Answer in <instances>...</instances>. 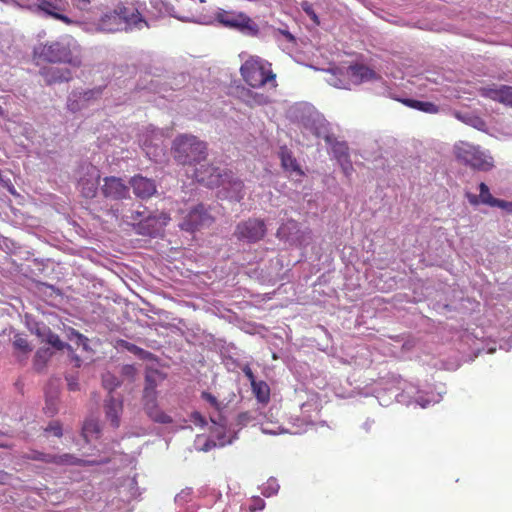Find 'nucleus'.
I'll use <instances>...</instances> for the list:
<instances>
[{
  "label": "nucleus",
  "instance_id": "obj_38",
  "mask_svg": "<svg viewBox=\"0 0 512 512\" xmlns=\"http://www.w3.org/2000/svg\"><path fill=\"white\" fill-rule=\"evenodd\" d=\"M265 507V502L260 497H255L252 500V504L249 506L250 512H256L262 510Z\"/></svg>",
  "mask_w": 512,
  "mask_h": 512
},
{
  "label": "nucleus",
  "instance_id": "obj_28",
  "mask_svg": "<svg viewBox=\"0 0 512 512\" xmlns=\"http://www.w3.org/2000/svg\"><path fill=\"white\" fill-rule=\"evenodd\" d=\"M293 230L298 231V222L290 219L279 227L277 230V236L281 239L288 240Z\"/></svg>",
  "mask_w": 512,
  "mask_h": 512
},
{
  "label": "nucleus",
  "instance_id": "obj_22",
  "mask_svg": "<svg viewBox=\"0 0 512 512\" xmlns=\"http://www.w3.org/2000/svg\"><path fill=\"white\" fill-rule=\"evenodd\" d=\"M100 433V426L97 420L87 419L85 420L82 427V437L86 442H90L91 439L97 438Z\"/></svg>",
  "mask_w": 512,
  "mask_h": 512
},
{
  "label": "nucleus",
  "instance_id": "obj_4",
  "mask_svg": "<svg viewBox=\"0 0 512 512\" xmlns=\"http://www.w3.org/2000/svg\"><path fill=\"white\" fill-rule=\"evenodd\" d=\"M172 152L178 163L190 165L206 158L207 146L193 135H180L173 142Z\"/></svg>",
  "mask_w": 512,
  "mask_h": 512
},
{
  "label": "nucleus",
  "instance_id": "obj_12",
  "mask_svg": "<svg viewBox=\"0 0 512 512\" xmlns=\"http://www.w3.org/2000/svg\"><path fill=\"white\" fill-rule=\"evenodd\" d=\"M212 222L213 218L207 213L205 207L199 204L186 215L180 227L182 230L192 232L210 226Z\"/></svg>",
  "mask_w": 512,
  "mask_h": 512
},
{
  "label": "nucleus",
  "instance_id": "obj_9",
  "mask_svg": "<svg viewBox=\"0 0 512 512\" xmlns=\"http://www.w3.org/2000/svg\"><path fill=\"white\" fill-rule=\"evenodd\" d=\"M197 182L210 187H220L225 185L226 178H228V171L221 170L212 165H200L195 169L194 173Z\"/></svg>",
  "mask_w": 512,
  "mask_h": 512
},
{
  "label": "nucleus",
  "instance_id": "obj_8",
  "mask_svg": "<svg viewBox=\"0 0 512 512\" xmlns=\"http://www.w3.org/2000/svg\"><path fill=\"white\" fill-rule=\"evenodd\" d=\"M266 234V225L263 220L250 218L240 222L235 229L234 235L239 240L255 243L263 239Z\"/></svg>",
  "mask_w": 512,
  "mask_h": 512
},
{
  "label": "nucleus",
  "instance_id": "obj_6",
  "mask_svg": "<svg viewBox=\"0 0 512 512\" xmlns=\"http://www.w3.org/2000/svg\"><path fill=\"white\" fill-rule=\"evenodd\" d=\"M215 19L224 27L238 30L250 37H257L260 32L258 24L244 12L219 9L215 13Z\"/></svg>",
  "mask_w": 512,
  "mask_h": 512
},
{
  "label": "nucleus",
  "instance_id": "obj_20",
  "mask_svg": "<svg viewBox=\"0 0 512 512\" xmlns=\"http://www.w3.org/2000/svg\"><path fill=\"white\" fill-rule=\"evenodd\" d=\"M227 191V196L236 201L243 199L244 183L233 177V173L228 171V178H226L225 185L223 186Z\"/></svg>",
  "mask_w": 512,
  "mask_h": 512
},
{
  "label": "nucleus",
  "instance_id": "obj_11",
  "mask_svg": "<svg viewBox=\"0 0 512 512\" xmlns=\"http://www.w3.org/2000/svg\"><path fill=\"white\" fill-rule=\"evenodd\" d=\"M81 171L83 176L78 181L81 193L86 198H93L99 185V170L94 165L87 164L81 167Z\"/></svg>",
  "mask_w": 512,
  "mask_h": 512
},
{
  "label": "nucleus",
  "instance_id": "obj_33",
  "mask_svg": "<svg viewBox=\"0 0 512 512\" xmlns=\"http://www.w3.org/2000/svg\"><path fill=\"white\" fill-rule=\"evenodd\" d=\"M279 490V484L275 478H269L262 487V494L266 497L275 495Z\"/></svg>",
  "mask_w": 512,
  "mask_h": 512
},
{
  "label": "nucleus",
  "instance_id": "obj_39",
  "mask_svg": "<svg viewBox=\"0 0 512 512\" xmlns=\"http://www.w3.org/2000/svg\"><path fill=\"white\" fill-rule=\"evenodd\" d=\"M494 207H499L509 213H512V202H508V201H505V200H501V199H497V201L495 202V206Z\"/></svg>",
  "mask_w": 512,
  "mask_h": 512
},
{
  "label": "nucleus",
  "instance_id": "obj_37",
  "mask_svg": "<svg viewBox=\"0 0 512 512\" xmlns=\"http://www.w3.org/2000/svg\"><path fill=\"white\" fill-rule=\"evenodd\" d=\"M45 431L53 433L56 437H61L63 435L62 425L58 421L51 422L45 428Z\"/></svg>",
  "mask_w": 512,
  "mask_h": 512
},
{
  "label": "nucleus",
  "instance_id": "obj_42",
  "mask_svg": "<svg viewBox=\"0 0 512 512\" xmlns=\"http://www.w3.org/2000/svg\"><path fill=\"white\" fill-rule=\"evenodd\" d=\"M344 171V173L348 176L350 175V173L352 172L353 170V167H352V163L351 161L349 160V158H347L346 161H338Z\"/></svg>",
  "mask_w": 512,
  "mask_h": 512
},
{
  "label": "nucleus",
  "instance_id": "obj_29",
  "mask_svg": "<svg viewBox=\"0 0 512 512\" xmlns=\"http://www.w3.org/2000/svg\"><path fill=\"white\" fill-rule=\"evenodd\" d=\"M348 146L344 142H335L332 145V152L337 161H346L349 158Z\"/></svg>",
  "mask_w": 512,
  "mask_h": 512
},
{
  "label": "nucleus",
  "instance_id": "obj_40",
  "mask_svg": "<svg viewBox=\"0 0 512 512\" xmlns=\"http://www.w3.org/2000/svg\"><path fill=\"white\" fill-rule=\"evenodd\" d=\"M201 396L204 400H206L212 406H214L216 408L219 406L217 398L214 395H212L211 393L204 391V392H202Z\"/></svg>",
  "mask_w": 512,
  "mask_h": 512
},
{
  "label": "nucleus",
  "instance_id": "obj_5",
  "mask_svg": "<svg viewBox=\"0 0 512 512\" xmlns=\"http://www.w3.org/2000/svg\"><path fill=\"white\" fill-rule=\"evenodd\" d=\"M458 162L479 171H488L493 167L492 157L487 156L479 146L466 141H458L453 147Z\"/></svg>",
  "mask_w": 512,
  "mask_h": 512
},
{
  "label": "nucleus",
  "instance_id": "obj_48",
  "mask_svg": "<svg viewBox=\"0 0 512 512\" xmlns=\"http://www.w3.org/2000/svg\"><path fill=\"white\" fill-rule=\"evenodd\" d=\"M68 388L71 391H76L79 389V384L76 381H69L68 382Z\"/></svg>",
  "mask_w": 512,
  "mask_h": 512
},
{
  "label": "nucleus",
  "instance_id": "obj_13",
  "mask_svg": "<svg viewBox=\"0 0 512 512\" xmlns=\"http://www.w3.org/2000/svg\"><path fill=\"white\" fill-rule=\"evenodd\" d=\"M103 181L101 191L104 197L113 200H121L129 195V188L121 178L110 176L105 177Z\"/></svg>",
  "mask_w": 512,
  "mask_h": 512
},
{
  "label": "nucleus",
  "instance_id": "obj_18",
  "mask_svg": "<svg viewBox=\"0 0 512 512\" xmlns=\"http://www.w3.org/2000/svg\"><path fill=\"white\" fill-rule=\"evenodd\" d=\"M348 74L352 81L356 84L375 80L378 78L376 72L363 64L351 65L348 68Z\"/></svg>",
  "mask_w": 512,
  "mask_h": 512
},
{
  "label": "nucleus",
  "instance_id": "obj_49",
  "mask_svg": "<svg viewBox=\"0 0 512 512\" xmlns=\"http://www.w3.org/2000/svg\"><path fill=\"white\" fill-rule=\"evenodd\" d=\"M467 198L469 200V202L473 205H476L478 204V198L476 195H473V194H467Z\"/></svg>",
  "mask_w": 512,
  "mask_h": 512
},
{
  "label": "nucleus",
  "instance_id": "obj_23",
  "mask_svg": "<svg viewBox=\"0 0 512 512\" xmlns=\"http://www.w3.org/2000/svg\"><path fill=\"white\" fill-rule=\"evenodd\" d=\"M251 387L253 394L259 402L267 403L270 400V388L265 381H256Z\"/></svg>",
  "mask_w": 512,
  "mask_h": 512
},
{
  "label": "nucleus",
  "instance_id": "obj_55",
  "mask_svg": "<svg viewBox=\"0 0 512 512\" xmlns=\"http://www.w3.org/2000/svg\"><path fill=\"white\" fill-rule=\"evenodd\" d=\"M8 241H9V239H8V238H4V239H3V243H4L5 245H7V242H8Z\"/></svg>",
  "mask_w": 512,
  "mask_h": 512
},
{
  "label": "nucleus",
  "instance_id": "obj_50",
  "mask_svg": "<svg viewBox=\"0 0 512 512\" xmlns=\"http://www.w3.org/2000/svg\"><path fill=\"white\" fill-rule=\"evenodd\" d=\"M216 446L215 442L213 441H208L205 443L204 447H203V450L204 451H208L211 447H214Z\"/></svg>",
  "mask_w": 512,
  "mask_h": 512
},
{
  "label": "nucleus",
  "instance_id": "obj_17",
  "mask_svg": "<svg viewBox=\"0 0 512 512\" xmlns=\"http://www.w3.org/2000/svg\"><path fill=\"white\" fill-rule=\"evenodd\" d=\"M61 9L50 0H37L34 11L42 12L47 16H50L56 20H59L65 24H71V19L60 13Z\"/></svg>",
  "mask_w": 512,
  "mask_h": 512
},
{
  "label": "nucleus",
  "instance_id": "obj_52",
  "mask_svg": "<svg viewBox=\"0 0 512 512\" xmlns=\"http://www.w3.org/2000/svg\"><path fill=\"white\" fill-rule=\"evenodd\" d=\"M46 413L49 414V415H53L56 411V409L54 407H51V406H47L46 408Z\"/></svg>",
  "mask_w": 512,
  "mask_h": 512
},
{
  "label": "nucleus",
  "instance_id": "obj_32",
  "mask_svg": "<svg viewBox=\"0 0 512 512\" xmlns=\"http://www.w3.org/2000/svg\"><path fill=\"white\" fill-rule=\"evenodd\" d=\"M13 346L15 349L25 354L32 351V347L28 342L27 338L23 337L21 334H16L14 336Z\"/></svg>",
  "mask_w": 512,
  "mask_h": 512
},
{
  "label": "nucleus",
  "instance_id": "obj_1",
  "mask_svg": "<svg viewBox=\"0 0 512 512\" xmlns=\"http://www.w3.org/2000/svg\"><path fill=\"white\" fill-rule=\"evenodd\" d=\"M86 25L87 31L106 34L127 33L149 27L140 11L133 4L123 1H117L112 7H103L100 17Z\"/></svg>",
  "mask_w": 512,
  "mask_h": 512
},
{
  "label": "nucleus",
  "instance_id": "obj_27",
  "mask_svg": "<svg viewBox=\"0 0 512 512\" xmlns=\"http://www.w3.org/2000/svg\"><path fill=\"white\" fill-rule=\"evenodd\" d=\"M246 95L249 97V99L246 100V103L250 107H253L256 105L261 106V105H266V104L270 103L269 97L262 93H257V92H253L251 90H246Z\"/></svg>",
  "mask_w": 512,
  "mask_h": 512
},
{
  "label": "nucleus",
  "instance_id": "obj_36",
  "mask_svg": "<svg viewBox=\"0 0 512 512\" xmlns=\"http://www.w3.org/2000/svg\"><path fill=\"white\" fill-rule=\"evenodd\" d=\"M301 8L302 10L306 13V15L312 20V22L315 24V25H319L320 24V20H319V17L318 15L316 14L314 8H313V5L308 2V1H303L301 3Z\"/></svg>",
  "mask_w": 512,
  "mask_h": 512
},
{
  "label": "nucleus",
  "instance_id": "obj_53",
  "mask_svg": "<svg viewBox=\"0 0 512 512\" xmlns=\"http://www.w3.org/2000/svg\"><path fill=\"white\" fill-rule=\"evenodd\" d=\"M124 370H125L127 373H129V372H131V371L133 370V367H132V366H126V367H124Z\"/></svg>",
  "mask_w": 512,
  "mask_h": 512
},
{
  "label": "nucleus",
  "instance_id": "obj_21",
  "mask_svg": "<svg viewBox=\"0 0 512 512\" xmlns=\"http://www.w3.org/2000/svg\"><path fill=\"white\" fill-rule=\"evenodd\" d=\"M402 103H404L406 106L417 109L419 111H423L430 114H435L439 111L438 106H436L432 102L428 101H419L414 99H403Z\"/></svg>",
  "mask_w": 512,
  "mask_h": 512
},
{
  "label": "nucleus",
  "instance_id": "obj_30",
  "mask_svg": "<svg viewBox=\"0 0 512 512\" xmlns=\"http://www.w3.org/2000/svg\"><path fill=\"white\" fill-rule=\"evenodd\" d=\"M479 191H480V194H479V198H480V201L483 203V204H486V205H489L491 207H494L495 206V202L497 201V198H494L490 191H489V188L488 186L481 182L479 184Z\"/></svg>",
  "mask_w": 512,
  "mask_h": 512
},
{
  "label": "nucleus",
  "instance_id": "obj_16",
  "mask_svg": "<svg viewBox=\"0 0 512 512\" xmlns=\"http://www.w3.org/2000/svg\"><path fill=\"white\" fill-rule=\"evenodd\" d=\"M482 96L512 106V86L501 85L494 88H483Z\"/></svg>",
  "mask_w": 512,
  "mask_h": 512
},
{
  "label": "nucleus",
  "instance_id": "obj_2",
  "mask_svg": "<svg viewBox=\"0 0 512 512\" xmlns=\"http://www.w3.org/2000/svg\"><path fill=\"white\" fill-rule=\"evenodd\" d=\"M33 58L38 62L65 63L73 67L82 64L80 47L71 37L38 43L33 48Z\"/></svg>",
  "mask_w": 512,
  "mask_h": 512
},
{
  "label": "nucleus",
  "instance_id": "obj_3",
  "mask_svg": "<svg viewBox=\"0 0 512 512\" xmlns=\"http://www.w3.org/2000/svg\"><path fill=\"white\" fill-rule=\"evenodd\" d=\"M243 81L251 88H262L269 85L277 87L276 74L268 61L258 56H250L240 67Z\"/></svg>",
  "mask_w": 512,
  "mask_h": 512
},
{
  "label": "nucleus",
  "instance_id": "obj_15",
  "mask_svg": "<svg viewBox=\"0 0 512 512\" xmlns=\"http://www.w3.org/2000/svg\"><path fill=\"white\" fill-rule=\"evenodd\" d=\"M128 218L134 222H137L141 228L150 226L154 227V223L159 220H163V223L165 224L170 219L164 213L159 214V216L147 214V208L142 205H140L137 209L132 210Z\"/></svg>",
  "mask_w": 512,
  "mask_h": 512
},
{
  "label": "nucleus",
  "instance_id": "obj_19",
  "mask_svg": "<svg viewBox=\"0 0 512 512\" xmlns=\"http://www.w3.org/2000/svg\"><path fill=\"white\" fill-rule=\"evenodd\" d=\"M104 407L106 418L114 428H118L120 425V417L123 412V401L110 396V398L106 400Z\"/></svg>",
  "mask_w": 512,
  "mask_h": 512
},
{
  "label": "nucleus",
  "instance_id": "obj_25",
  "mask_svg": "<svg viewBox=\"0 0 512 512\" xmlns=\"http://www.w3.org/2000/svg\"><path fill=\"white\" fill-rule=\"evenodd\" d=\"M44 340L57 350H63L65 348H71L70 345L61 341L60 337L47 328L42 334Z\"/></svg>",
  "mask_w": 512,
  "mask_h": 512
},
{
  "label": "nucleus",
  "instance_id": "obj_56",
  "mask_svg": "<svg viewBox=\"0 0 512 512\" xmlns=\"http://www.w3.org/2000/svg\"><path fill=\"white\" fill-rule=\"evenodd\" d=\"M8 446L0 443V448H7Z\"/></svg>",
  "mask_w": 512,
  "mask_h": 512
},
{
  "label": "nucleus",
  "instance_id": "obj_51",
  "mask_svg": "<svg viewBox=\"0 0 512 512\" xmlns=\"http://www.w3.org/2000/svg\"><path fill=\"white\" fill-rule=\"evenodd\" d=\"M68 107L72 111H76V110H78L80 108L77 104L74 103V101H71V100H69Z\"/></svg>",
  "mask_w": 512,
  "mask_h": 512
},
{
  "label": "nucleus",
  "instance_id": "obj_57",
  "mask_svg": "<svg viewBox=\"0 0 512 512\" xmlns=\"http://www.w3.org/2000/svg\"><path fill=\"white\" fill-rule=\"evenodd\" d=\"M53 405V402L47 401V406Z\"/></svg>",
  "mask_w": 512,
  "mask_h": 512
},
{
  "label": "nucleus",
  "instance_id": "obj_46",
  "mask_svg": "<svg viewBox=\"0 0 512 512\" xmlns=\"http://www.w3.org/2000/svg\"><path fill=\"white\" fill-rule=\"evenodd\" d=\"M69 332H70L69 337L75 336L79 341L86 340V338L81 333H79L78 331H76L73 328H69Z\"/></svg>",
  "mask_w": 512,
  "mask_h": 512
},
{
  "label": "nucleus",
  "instance_id": "obj_45",
  "mask_svg": "<svg viewBox=\"0 0 512 512\" xmlns=\"http://www.w3.org/2000/svg\"><path fill=\"white\" fill-rule=\"evenodd\" d=\"M10 479V474L4 470H0V485H4Z\"/></svg>",
  "mask_w": 512,
  "mask_h": 512
},
{
  "label": "nucleus",
  "instance_id": "obj_24",
  "mask_svg": "<svg viewBox=\"0 0 512 512\" xmlns=\"http://www.w3.org/2000/svg\"><path fill=\"white\" fill-rule=\"evenodd\" d=\"M281 164L288 171L300 172V167L292 152L288 149H282L280 153Z\"/></svg>",
  "mask_w": 512,
  "mask_h": 512
},
{
  "label": "nucleus",
  "instance_id": "obj_34",
  "mask_svg": "<svg viewBox=\"0 0 512 512\" xmlns=\"http://www.w3.org/2000/svg\"><path fill=\"white\" fill-rule=\"evenodd\" d=\"M102 382L104 388L107 389L109 392H112L120 385V381L118 380V378H116L111 373L104 374L102 377Z\"/></svg>",
  "mask_w": 512,
  "mask_h": 512
},
{
  "label": "nucleus",
  "instance_id": "obj_7",
  "mask_svg": "<svg viewBox=\"0 0 512 512\" xmlns=\"http://www.w3.org/2000/svg\"><path fill=\"white\" fill-rule=\"evenodd\" d=\"M23 460L39 461L45 464H54L57 466H88L94 465V461L80 459L73 454H51L38 450H30L21 455Z\"/></svg>",
  "mask_w": 512,
  "mask_h": 512
},
{
  "label": "nucleus",
  "instance_id": "obj_31",
  "mask_svg": "<svg viewBox=\"0 0 512 512\" xmlns=\"http://www.w3.org/2000/svg\"><path fill=\"white\" fill-rule=\"evenodd\" d=\"M51 77L47 80L48 83L69 81L71 79V73L68 69H51Z\"/></svg>",
  "mask_w": 512,
  "mask_h": 512
},
{
  "label": "nucleus",
  "instance_id": "obj_26",
  "mask_svg": "<svg viewBox=\"0 0 512 512\" xmlns=\"http://www.w3.org/2000/svg\"><path fill=\"white\" fill-rule=\"evenodd\" d=\"M52 352L49 348H40L37 350L35 356H34V368L37 371H41L48 360L51 358Z\"/></svg>",
  "mask_w": 512,
  "mask_h": 512
},
{
  "label": "nucleus",
  "instance_id": "obj_41",
  "mask_svg": "<svg viewBox=\"0 0 512 512\" xmlns=\"http://www.w3.org/2000/svg\"><path fill=\"white\" fill-rule=\"evenodd\" d=\"M242 371L244 373V375L247 377V379L249 380L250 384L252 385L254 382H256V378L254 376V373L252 371V369L250 368L249 365H245L243 368H242Z\"/></svg>",
  "mask_w": 512,
  "mask_h": 512
},
{
  "label": "nucleus",
  "instance_id": "obj_14",
  "mask_svg": "<svg viewBox=\"0 0 512 512\" xmlns=\"http://www.w3.org/2000/svg\"><path fill=\"white\" fill-rule=\"evenodd\" d=\"M130 185L136 197L140 199H148L156 193L155 181L142 175L132 177Z\"/></svg>",
  "mask_w": 512,
  "mask_h": 512
},
{
  "label": "nucleus",
  "instance_id": "obj_35",
  "mask_svg": "<svg viewBox=\"0 0 512 512\" xmlns=\"http://www.w3.org/2000/svg\"><path fill=\"white\" fill-rule=\"evenodd\" d=\"M101 94H102V88L101 87H96V88L89 89V90L84 91V92H80L79 93V99L84 101V102H88L90 100L99 98L101 96Z\"/></svg>",
  "mask_w": 512,
  "mask_h": 512
},
{
  "label": "nucleus",
  "instance_id": "obj_54",
  "mask_svg": "<svg viewBox=\"0 0 512 512\" xmlns=\"http://www.w3.org/2000/svg\"><path fill=\"white\" fill-rule=\"evenodd\" d=\"M5 115L4 109L0 106V117H3Z\"/></svg>",
  "mask_w": 512,
  "mask_h": 512
},
{
  "label": "nucleus",
  "instance_id": "obj_43",
  "mask_svg": "<svg viewBox=\"0 0 512 512\" xmlns=\"http://www.w3.org/2000/svg\"><path fill=\"white\" fill-rule=\"evenodd\" d=\"M122 346L134 354H137L142 351L141 348L127 341H122Z\"/></svg>",
  "mask_w": 512,
  "mask_h": 512
},
{
  "label": "nucleus",
  "instance_id": "obj_10",
  "mask_svg": "<svg viewBox=\"0 0 512 512\" xmlns=\"http://www.w3.org/2000/svg\"><path fill=\"white\" fill-rule=\"evenodd\" d=\"M143 408L147 416L154 422L170 424L173 422L171 416L166 414L157 404V395L153 387L147 386L143 391Z\"/></svg>",
  "mask_w": 512,
  "mask_h": 512
},
{
  "label": "nucleus",
  "instance_id": "obj_44",
  "mask_svg": "<svg viewBox=\"0 0 512 512\" xmlns=\"http://www.w3.org/2000/svg\"><path fill=\"white\" fill-rule=\"evenodd\" d=\"M76 5L77 7H79L80 9H85L87 8L91 1L90 0H72Z\"/></svg>",
  "mask_w": 512,
  "mask_h": 512
},
{
  "label": "nucleus",
  "instance_id": "obj_47",
  "mask_svg": "<svg viewBox=\"0 0 512 512\" xmlns=\"http://www.w3.org/2000/svg\"><path fill=\"white\" fill-rule=\"evenodd\" d=\"M145 380H146L145 388H146L147 386H149L150 388H151V387H153V388L155 389L156 384H155V381L152 379V377H151V376L147 375Z\"/></svg>",
  "mask_w": 512,
  "mask_h": 512
}]
</instances>
